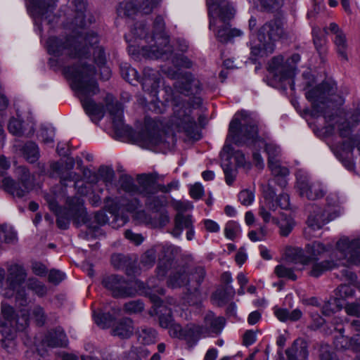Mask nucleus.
Masks as SVG:
<instances>
[{"label":"nucleus","instance_id":"f257e3e1","mask_svg":"<svg viewBox=\"0 0 360 360\" xmlns=\"http://www.w3.org/2000/svg\"><path fill=\"white\" fill-rule=\"evenodd\" d=\"M164 30V19L158 15L153 23L152 36H148L146 25L139 22L125 34V39L129 44L128 52L134 57L141 55L150 59L172 60L174 68L162 67V71L169 78L176 80V91L170 86H165L164 101H160L158 94L161 75L158 71L150 68L143 69L141 81L136 70L127 63L120 65L121 75L133 85L136 82L141 83L143 90L148 94V97L145 98L144 104L149 110L161 114L168 105H172V125L188 138L199 140L201 134L193 110L202 104V98L199 96L202 91L201 84L191 72L181 70V68H190L192 63L184 56L173 55L172 48Z\"/></svg>","mask_w":360,"mask_h":360},{"label":"nucleus","instance_id":"f03ea898","mask_svg":"<svg viewBox=\"0 0 360 360\" xmlns=\"http://www.w3.org/2000/svg\"><path fill=\"white\" fill-rule=\"evenodd\" d=\"M75 16L70 29L72 34L68 37L51 36L46 41L48 53L51 56L49 64L54 70L63 69L65 77L71 81V87L79 98L86 114L94 123H98L104 117L102 104L96 103L92 96L98 91L94 79L96 71L91 65H77L65 67L72 58H88L92 53L95 63L100 68L101 79L108 80L111 70L105 65L106 58L101 46H98L99 36L94 31H86L85 11L86 0H72Z\"/></svg>","mask_w":360,"mask_h":360},{"label":"nucleus","instance_id":"7ed1b4c3","mask_svg":"<svg viewBox=\"0 0 360 360\" xmlns=\"http://www.w3.org/2000/svg\"><path fill=\"white\" fill-rule=\"evenodd\" d=\"M229 140L238 145H247L252 150V160L259 169L264 167V160L259 152L264 148L268 155V162L279 160L281 150L271 141L267 142L258 136L257 122L252 113L242 110L235 114L229 127Z\"/></svg>","mask_w":360,"mask_h":360},{"label":"nucleus","instance_id":"20e7f679","mask_svg":"<svg viewBox=\"0 0 360 360\" xmlns=\"http://www.w3.org/2000/svg\"><path fill=\"white\" fill-rule=\"evenodd\" d=\"M336 86L328 82H323L305 92L306 98L311 103L310 115L317 118L323 117L326 121L325 133L332 135L338 127L340 136L347 138L351 131L349 122L338 116L335 108L341 104L340 97L335 95Z\"/></svg>","mask_w":360,"mask_h":360},{"label":"nucleus","instance_id":"39448f33","mask_svg":"<svg viewBox=\"0 0 360 360\" xmlns=\"http://www.w3.org/2000/svg\"><path fill=\"white\" fill-rule=\"evenodd\" d=\"M27 306L28 304L25 307H17L18 313L16 314L13 307L4 302L1 303L0 333L6 339H13L14 333L25 330L31 318L39 326L45 323L46 315L44 308L39 304L32 309H28Z\"/></svg>","mask_w":360,"mask_h":360},{"label":"nucleus","instance_id":"423d86ee","mask_svg":"<svg viewBox=\"0 0 360 360\" xmlns=\"http://www.w3.org/2000/svg\"><path fill=\"white\" fill-rule=\"evenodd\" d=\"M314 262L310 275L314 277L335 266L360 264V238L340 237L330 255V259Z\"/></svg>","mask_w":360,"mask_h":360},{"label":"nucleus","instance_id":"0eeeda50","mask_svg":"<svg viewBox=\"0 0 360 360\" xmlns=\"http://www.w3.org/2000/svg\"><path fill=\"white\" fill-rule=\"evenodd\" d=\"M210 16V29L216 30V37L221 42H227L242 34L240 30L231 28L229 20L235 11L228 0H206Z\"/></svg>","mask_w":360,"mask_h":360},{"label":"nucleus","instance_id":"6e6552de","mask_svg":"<svg viewBox=\"0 0 360 360\" xmlns=\"http://www.w3.org/2000/svg\"><path fill=\"white\" fill-rule=\"evenodd\" d=\"M285 37L287 34L281 21L275 20L265 23L257 33H251L250 46L252 60L271 54L275 42Z\"/></svg>","mask_w":360,"mask_h":360},{"label":"nucleus","instance_id":"1a4fd4ad","mask_svg":"<svg viewBox=\"0 0 360 360\" xmlns=\"http://www.w3.org/2000/svg\"><path fill=\"white\" fill-rule=\"evenodd\" d=\"M75 164L74 159L69 158L65 161L53 162L50 165V176L60 179V185L51 191L58 198H65L67 187L71 182H74L75 189L78 194L86 195L89 191V188L82 181L80 174L72 171Z\"/></svg>","mask_w":360,"mask_h":360},{"label":"nucleus","instance_id":"9d476101","mask_svg":"<svg viewBox=\"0 0 360 360\" xmlns=\"http://www.w3.org/2000/svg\"><path fill=\"white\" fill-rule=\"evenodd\" d=\"M45 199L49 209L57 216V225L60 229H68L70 220H74L77 224L86 221V213L84 201L80 198H67L64 208L58 206V202L62 198H58L51 191L45 195Z\"/></svg>","mask_w":360,"mask_h":360},{"label":"nucleus","instance_id":"9b49d317","mask_svg":"<svg viewBox=\"0 0 360 360\" xmlns=\"http://www.w3.org/2000/svg\"><path fill=\"white\" fill-rule=\"evenodd\" d=\"M7 275L5 285L0 288V294L6 298L14 297L16 307H25L30 301L23 286L27 273L22 264L11 262L6 264Z\"/></svg>","mask_w":360,"mask_h":360},{"label":"nucleus","instance_id":"f8f14e48","mask_svg":"<svg viewBox=\"0 0 360 360\" xmlns=\"http://www.w3.org/2000/svg\"><path fill=\"white\" fill-rule=\"evenodd\" d=\"M205 276V271L202 267H197L188 275L184 266H179L173 269L167 280V285L172 288H181L186 285L188 291V302L195 304L201 300L199 287Z\"/></svg>","mask_w":360,"mask_h":360},{"label":"nucleus","instance_id":"ddd939ff","mask_svg":"<svg viewBox=\"0 0 360 360\" xmlns=\"http://www.w3.org/2000/svg\"><path fill=\"white\" fill-rule=\"evenodd\" d=\"M327 204L324 207L313 205L309 210L307 219L308 228L306 234L311 231L319 230L326 224L335 219L340 216L342 209L336 194L327 196Z\"/></svg>","mask_w":360,"mask_h":360},{"label":"nucleus","instance_id":"4468645a","mask_svg":"<svg viewBox=\"0 0 360 360\" xmlns=\"http://www.w3.org/2000/svg\"><path fill=\"white\" fill-rule=\"evenodd\" d=\"M105 204L112 217L111 224L113 228L122 226L127 223L128 217L124 214V212H134L141 207V202L136 198L129 199L126 196L108 197Z\"/></svg>","mask_w":360,"mask_h":360},{"label":"nucleus","instance_id":"2eb2a0df","mask_svg":"<svg viewBox=\"0 0 360 360\" xmlns=\"http://www.w3.org/2000/svg\"><path fill=\"white\" fill-rule=\"evenodd\" d=\"M300 60L299 54H293L284 61L281 56L272 58L269 65V71L276 80L289 86L291 90L295 89L294 77L296 74V64Z\"/></svg>","mask_w":360,"mask_h":360},{"label":"nucleus","instance_id":"dca6fc26","mask_svg":"<svg viewBox=\"0 0 360 360\" xmlns=\"http://www.w3.org/2000/svg\"><path fill=\"white\" fill-rule=\"evenodd\" d=\"M18 181L10 176H4L1 180V187L5 192L13 197H25L34 187V178L25 167H18L16 169Z\"/></svg>","mask_w":360,"mask_h":360},{"label":"nucleus","instance_id":"f3484780","mask_svg":"<svg viewBox=\"0 0 360 360\" xmlns=\"http://www.w3.org/2000/svg\"><path fill=\"white\" fill-rule=\"evenodd\" d=\"M27 9L34 18L35 25L38 27L39 32L44 30V26L49 29L56 22L57 17L53 14L57 0H27Z\"/></svg>","mask_w":360,"mask_h":360},{"label":"nucleus","instance_id":"a211bd4d","mask_svg":"<svg viewBox=\"0 0 360 360\" xmlns=\"http://www.w3.org/2000/svg\"><path fill=\"white\" fill-rule=\"evenodd\" d=\"M94 322L101 328H108L112 326V335L121 338H129L134 332L133 321L129 318H124L112 324L114 318L109 313L93 312Z\"/></svg>","mask_w":360,"mask_h":360},{"label":"nucleus","instance_id":"6ab92c4d","mask_svg":"<svg viewBox=\"0 0 360 360\" xmlns=\"http://www.w3.org/2000/svg\"><path fill=\"white\" fill-rule=\"evenodd\" d=\"M138 144L146 149L156 150L166 146V143L158 129L154 119L146 117L144 127L136 136Z\"/></svg>","mask_w":360,"mask_h":360},{"label":"nucleus","instance_id":"aec40b11","mask_svg":"<svg viewBox=\"0 0 360 360\" xmlns=\"http://www.w3.org/2000/svg\"><path fill=\"white\" fill-rule=\"evenodd\" d=\"M295 189L300 197L310 200H315L324 195L323 185L316 181H313L309 173L302 169L296 172Z\"/></svg>","mask_w":360,"mask_h":360},{"label":"nucleus","instance_id":"412c9836","mask_svg":"<svg viewBox=\"0 0 360 360\" xmlns=\"http://www.w3.org/2000/svg\"><path fill=\"white\" fill-rule=\"evenodd\" d=\"M105 101L116 136L120 138L128 134L129 128L124 124L122 105L118 102L114 103L113 96L110 94L106 95Z\"/></svg>","mask_w":360,"mask_h":360},{"label":"nucleus","instance_id":"4be33fe9","mask_svg":"<svg viewBox=\"0 0 360 360\" xmlns=\"http://www.w3.org/2000/svg\"><path fill=\"white\" fill-rule=\"evenodd\" d=\"M102 285L115 297H127L136 294V290L132 288L131 283L127 281L123 276L112 274L103 277Z\"/></svg>","mask_w":360,"mask_h":360},{"label":"nucleus","instance_id":"5701e85b","mask_svg":"<svg viewBox=\"0 0 360 360\" xmlns=\"http://www.w3.org/2000/svg\"><path fill=\"white\" fill-rule=\"evenodd\" d=\"M160 0H124L117 9L118 15L131 17L139 12L149 14L159 4Z\"/></svg>","mask_w":360,"mask_h":360},{"label":"nucleus","instance_id":"b1692460","mask_svg":"<svg viewBox=\"0 0 360 360\" xmlns=\"http://www.w3.org/2000/svg\"><path fill=\"white\" fill-rule=\"evenodd\" d=\"M225 323V320L221 316H215L212 312L206 314L204 324L202 326L194 325L196 342L201 338L207 336L219 334Z\"/></svg>","mask_w":360,"mask_h":360},{"label":"nucleus","instance_id":"393cba45","mask_svg":"<svg viewBox=\"0 0 360 360\" xmlns=\"http://www.w3.org/2000/svg\"><path fill=\"white\" fill-rule=\"evenodd\" d=\"M157 193H142L141 195L146 198V206L147 208L158 214V224L164 226L169 221V217L165 209L167 200L163 195H156Z\"/></svg>","mask_w":360,"mask_h":360},{"label":"nucleus","instance_id":"a878e982","mask_svg":"<svg viewBox=\"0 0 360 360\" xmlns=\"http://www.w3.org/2000/svg\"><path fill=\"white\" fill-rule=\"evenodd\" d=\"M147 177H149V174H141L138 178L139 186L136 185L132 177L128 175H122L119 179V187L118 191H123L130 195L131 197L142 193H148L143 191L144 181Z\"/></svg>","mask_w":360,"mask_h":360},{"label":"nucleus","instance_id":"bb28decb","mask_svg":"<svg viewBox=\"0 0 360 360\" xmlns=\"http://www.w3.org/2000/svg\"><path fill=\"white\" fill-rule=\"evenodd\" d=\"M150 297L153 303L150 314L151 316L158 315L159 316L160 326L162 328H168L174 323L171 310L163 304L158 297L152 295Z\"/></svg>","mask_w":360,"mask_h":360},{"label":"nucleus","instance_id":"cd10ccee","mask_svg":"<svg viewBox=\"0 0 360 360\" xmlns=\"http://www.w3.org/2000/svg\"><path fill=\"white\" fill-rule=\"evenodd\" d=\"M231 143H233L236 145V143L232 140H229L228 134L226 143L223 148L222 160H229L230 162H232L231 160H233L235 162V164L233 165L236 168L243 167L244 168L250 169V162L246 160L245 154L241 150L233 151L230 144ZM242 146L243 145H238V146Z\"/></svg>","mask_w":360,"mask_h":360},{"label":"nucleus","instance_id":"c85d7f7f","mask_svg":"<svg viewBox=\"0 0 360 360\" xmlns=\"http://www.w3.org/2000/svg\"><path fill=\"white\" fill-rule=\"evenodd\" d=\"M167 329L172 338L185 340L190 346L196 344L194 324L187 325L183 328L179 324L174 322Z\"/></svg>","mask_w":360,"mask_h":360},{"label":"nucleus","instance_id":"c756f323","mask_svg":"<svg viewBox=\"0 0 360 360\" xmlns=\"http://www.w3.org/2000/svg\"><path fill=\"white\" fill-rule=\"evenodd\" d=\"M8 129L11 134L16 136H30L34 132V124L32 121L22 122L18 115V118L10 119Z\"/></svg>","mask_w":360,"mask_h":360},{"label":"nucleus","instance_id":"7c9ffc66","mask_svg":"<svg viewBox=\"0 0 360 360\" xmlns=\"http://www.w3.org/2000/svg\"><path fill=\"white\" fill-rule=\"evenodd\" d=\"M285 354L288 360H306L309 356L308 344L303 339H296Z\"/></svg>","mask_w":360,"mask_h":360},{"label":"nucleus","instance_id":"2f4dec72","mask_svg":"<svg viewBox=\"0 0 360 360\" xmlns=\"http://www.w3.org/2000/svg\"><path fill=\"white\" fill-rule=\"evenodd\" d=\"M143 191L146 192H162L164 193H169L172 191L178 190L179 188V181L174 180L167 185L157 184L152 175L149 174V177L143 181Z\"/></svg>","mask_w":360,"mask_h":360},{"label":"nucleus","instance_id":"473e14b6","mask_svg":"<svg viewBox=\"0 0 360 360\" xmlns=\"http://www.w3.org/2000/svg\"><path fill=\"white\" fill-rule=\"evenodd\" d=\"M274 193L270 192L266 193L264 197V200L260 202L259 207V215L262 218L265 223H269L271 221L277 222V220L271 217V212L275 211L277 206L274 203Z\"/></svg>","mask_w":360,"mask_h":360},{"label":"nucleus","instance_id":"72a5a7b5","mask_svg":"<svg viewBox=\"0 0 360 360\" xmlns=\"http://www.w3.org/2000/svg\"><path fill=\"white\" fill-rule=\"evenodd\" d=\"M43 345L49 347H65L68 344V338L60 327L50 330L42 340Z\"/></svg>","mask_w":360,"mask_h":360},{"label":"nucleus","instance_id":"f704fd0d","mask_svg":"<svg viewBox=\"0 0 360 360\" xmlns=\"http://www.w3.org/2000/svg\"><path fill=\"white\" fill-rule=\"evenodd\" d=\"M169 248L163 245H155L144 252L140 257V264L143 268L148 269L153 266L157 254H166L169 251Z\"/></svg>","mask_w":360,"mask_h":360},{"label":"nucleus","instance_id":"c9c22d12","mask_svg":"<svg viewBox=\"0 0 360 360\" xmlns=\"http://www.w3.org/2000/svg\"><path fill=\"white\" fill-rule=\"evenodd\" d=\"M268 167L272 174L276 177V183L281 187H285L288 184L286 178L290 173L289 169L286 167L282 166L279 160L269 161Z\"/></svg>","mask_w":360,"mask_h":360},{"label":"nucleus","instance_id":"e433bc0d","mask_svg":"<svg viewBox=\"0 0 360 360\" xmlns=\"http://www.w3.org/2000/svg\"><path fill=\"white\" fill-rule=\"evenodd\" d=\"M331 248V245L327 246L318 241L307 244L305 247V251L308 255L307 256L309 258V264L319 260V257L326 252H329Z\"/></svg>","mask_w":360,"mask_h":360},{"label":"nucleus","instance_id":"4c0bfd02","mask_svg":"<svg viewBox=\"0 0 360 360\" xmlns=\"http://www.w3.org/2000/svg\"><path fill=\"white\" fill-rule=\"evenodd\" d=\"M193 219L191 215H184L182 213H178L174 219L175 224L172 234L176 238L180 237L184 229H187L193 226Z\"/></svg>","mask_w":360,"mask_h":360},{"label":"nucleus","instance_id":"58836bf2","mask_svg":"<svg viewBox=\"0 0 360 360\" xmlns=\"http://www.w3.org/2000/svg\"><path fill=\"white\" fill-rule=\"evenodd\" d=\"M136 335L139 343L148 345L154 344L156 342L158 333L153 328L141 326L136 331Z\"/></svg>","mask_w":360,"mask_h":360},{"label":"nucleus","instance_id":"ea45409f","mask_svg":"<svg viewBox=\"0 0 360 360\" xmlns=\"http://www.w3.org/2000/svg\"><path fill=\"white\" fill-rule=\"evenodd\" d=\"M285 257L289 262L295 264H309V258L304 254V250L299 248H288L285 250Z\"/></svg>","mask_w":360,"mask_h":360},{"label":"nucleus","instance_id":"a19ab883","mask_svg":"<svg viewBox=\"0 0 360 360\" xmlns=\"http://www.w3.org/2000/svg\"><path fill=\"white\" fill-rule=\"evenodd\" d=\"M20 150L24 158L30 163H34L39 158V149L38 146L34 142H27L22 146Z\"/></svg>","mask_w":360,"mask_h":360},{"label":"nucleus","instance_id":"79ce46f5","mask_svg":"<svg viewBox=\"0 0 360 360\" xmlns=\"http://www.w3.org/2000/svg\"><path fill=\"white\" fill-rule=\"evenodd\" d=\"M98 175L99 179L104 182L108 189L115 184V173L112 167L108 166L100 167Z\"/></svg>","mask_w":360,"mask_h":360},{"label":"nucleus","instance_id":"37998d69","mask_svg":"<svg viewBox=\"0 0 360 360\" xmlns=\"http://www.w3.org/2000/svg\"><path fill=\"white\" fill-rule=\"evenodd\" d=\"M173 266V261L170 257H163L159 259L158 266L156 268V274L158 280L162 281L165 278L169 270Z\"/></svg>","mask_w":360,"mask_h":360},{"label":"nucleus","instance_id":"c03bdc74","mask_svg":"<svg viewBox=\"0 0 360 360\" xmlns=\"http://www.w3.org/2000/svg\"><path fill=\"white\" fill-rule=\"evenodd\" d=\"M334 43L336 46L337 52L342 60H347V41L345 34L339 33L338 35L335 36Z\"/></svg>","mask_w":360,"mask_h":360},{"label":"nucleus","instance_id":"a18cd8bd","mask_svg":"<svg viewBox=\"0 0 360 360\" xmlns=\"http://www.w3.org/2000/svg\"><path fill=\"white\" fill-rule=\"evenodd\" d=\"M221 167L225 175L226 183L230 186L235 181L237 174L236 167L229 160H222Z\"/></svg>","mask_w":360,"mask_h":360},{"label":"nucleus","instance_id":"49530a36","mask_svg":"<svg viewBox=\"0 0 360 360\" xmlns=\"http://www.w3.org/2000/svg\"><path fill=\"white\" fill-rule=\"evenodd\" d=\"M354 143L351 138L344 141L340 146L332 148L336 157L340 159L343 155H347L351 153L354 149Z\"/></svg>","mask_w":360,"mask_h":360},{"label":"nucleus","instance_id":"de8ad7c7","mask_svg":"<svg viewBox=\"0 0 360 360\" xmlns=\"http://www.w3.org/2000/svg\"><path fill=\"white\" fill-rule=\"evenodd\" d=\"M342 308V304L340 299L334 298L326 302L322 307V313L326 316H331L339 311Z\"/></svg>","mask_w":360,"mask_h":360},{"label":"nucleus","instance_id":"09e8293b","mask_svg":"<svg viewBox=\"0 0 360 360\" xmlns=\"http://www.w3.org/2000/svg\"><path fill=\"white\" fill-rule=\"evenodd\" d=\"M241 233V229L237 222L234 221H228L224 227V236L226 238L233 240Z\"/></svg>","mask_w":360,"mask_h":360},{"label":"nucleus","instance_id":"8fccbe9b","mask_svg":"<svg viewBox=\"0 0 360 360\" xmlns=\"http://www.w3.org/2000/svg\"><path fill=\"white\" fill-rule=\"evenodd\" d=\"M320 32L321 30L319 28L312 29L313 40L315 47L321 59H323V56L326 53V48L325 46L326 40L321 36Z\"/></svg>","mask_w":360,"mask_h":360},{"label":"nucleus","instance_id":"3c124183","mask_svg":"<svg viewBox=\"0 0 360 360\" xmlns=\"http://www.w3.org/2000/svg\"><path fill=\"white\" fill-rule=\"evenodd\" d=\"M27 286L39 297H43L47 292L46 285L35 278H30L27 281Z\"/></svg>","mask_w":360,"mask_h":360},{"label":"nucleus","instance_id":"603ef678","mask_svg":"<svg viewBox=\"0 0 360 360\" xmlns=\"http://www.w3.org/2000/svg\"><path fill=\"white\" fill-rule=\"evenodd\" d=\"M278 225L280 229L281 235L283 236H287L293 229L295 226V221L291 217L285 216L278 221Z\"/></svg>","mask_w":360,"mask_h":360},{"label":"nucleus","instance_id":"864d4df0","mask_svg":"<svg viewBox=\"0 0 360 360\" xmlns=\"http://www.w3.org/2000/svg\"><path fill=\"white\" fill-rule=\"evenodd\" d=\"M39 136L44 143H53L55 136V129L51 126H43L39 130Z\"/></svg>","mask_w":360,"mask_h":360},{"label":"nucleus","instance_id":"5fc2aeb1","mask_svg":"<svg viewBox=\"0 0 360 360\" xmlns=\"http://www.w3.org/2000/svg\"><path fill=\"white\" fill-rule=\"evenodd\" d=\"M274 272L279 278H285L292 281L297 279V276L295 274L293 270L284 265L276 266Z\"/></svg>","mask_w":360,"mask_h":360},{"label":"nucleus","instance_id":"6e6d98bb","mask_svg":"<svg viewBox=\"0 0 360 360\" xmlns=\"http://www.w3.org/2000/svg\"><path fill=\"white\" fill-rule=\"evenodd\" d=\"M238 200L242 205L249 206L255 200V193L250 189L243 190L238 194Z\"/></svg>","mask_w":360,"mask_h":360},{"label":"nucleus","instance_id":"4d7b16f0","mask_svg":"<svg viewBox=\"0 0 360 360\" xmlns=\"http://www.w3.org/2000/svg\"><path fill=\"white\" fill-rule=\"evenodd\" d=\"M354 292L355 290L352 286L345 284L340 285L337 288L336 295L339 297L337 299H340L341 300V299L352 297L354 296Z\"/></svg>","mask_w":360,"mask_h":360},{"label":"nucleus","instance_id":"13d9d810","mask_svg":"<svg viewBox=\"0 0 360 360\" xmlns=\"http://www.w3.org/2000/svg\"><path fill=\"white\" fill-rule=\"evenodd\" d=\"M143 308L144 304L139 300L130 301L124 304V310L129 314L141 312Z\"/></svg>","mask_w":360,"mask_h":360},{"label":"nucleus","instance_id":"bf43d9fd","mask_svg":"<svg viewBox=\"0 0 360 360\" xmlns=\"http://www.w3.org/2000/svg\"><path fill=\"white\" fill-rule=\"evenodd\" d=\"M262 6L268 11H276L283 5V0H260Z\"/></svg>","mask_w":360,"mask_h":360},{"label":"nucleus","instance_id":"052dcab7","mask_svg":"<svg viewBox=\"0 0 360 360\" xmlns=\"http://www.w3.org/2000/svg\"><path fill=\"white\" fill-rule=\"evenodd\" d=\"M111 263L115 269H122L126 265L127 257L122 254H114L111 257Z\"/></svg>","mask_w":360,"mask_h":360},{"label":"nucleus","instance_id":"680f3d73","mask_svg":"<svg viewBox=\"0 0 360 360\" xmlns=\"http://www.w3.org/2000/svg\"><path fill=\"white\" fill-rule=\"evenodd\" d=\"M345 310L349 316L360 318V304L356 302H349L345 304Z\"/></svg>","mask_w":360,"mask_h":360},{"label":"nucleus","instance_id":"e2e57ef3","mask_svg":"<svg viewBox=\"0 0 360 360\" xmlns=\"http://www.w3.org/2000/svg\"><path fill=\"white\" fill-rule=\"evenodd\" d=\"M65 278V274L59 271L53 269L51 270L49 274V282L54 283V284H58L62 281H63Z\"/></svg>","mask_w":360,"mask_h":360},{"label":"nucleus","instance_id":"0e129e2a","mask_svg":"<svg viewBox=\"0 0 360 360\" xmlns=\"http://www.w3.org/2000/svg\"><path fill=\"white\" fill-rule=\"evenodd\" d=\"M276 205L280 207L281 209L286 210L290 207V197L287 193H281L276 198V202H274Z\"/></svg>","mask_w":360,"mask_h":360},{"label":"nucleus","instance_id":"69168bd1","mask_svg":"<svg viewBox=\"0 0 360 360\" xmlns=\"http://www.w3.org/2000/svg\"><path fill=\"white\" fill-rule=\"evenodd\" d=\"M31 269L32 272L39 276H44L47 273L46 266L39 262H33L32 263Z\"/></svg>","mask_w":360,"mask_h":360},{"label":"nucleus","instance_id":"338daca9","mask_svg":"<svg viewBox=\"0 0 360 360\" xmlns=\"http://www.w3.org/2000/svg\"><path fill=\"white\" fill-rule=\"evenodd\" d=\"M191 196L194 199H200L204 194L203 186L200 183H195L190 188Z\"/></svg>","mask_w":360,"mask_h":360},{"label":"nucleus","instance_id":"774afa93","mask_svg":"<svg viewBox=\"0 0 360 360\" xmlns=\"http://www.w3.org/2000/svg\"><path fill=\"white\" fill-rule=\"evenodd\" d=\"M124 236L127 239L134 243L135 245H139L143 241V238L141 234L135 233L131 230H126Z\"/></svg>","mask_w":360,"mask_h":360}]
</instances>
